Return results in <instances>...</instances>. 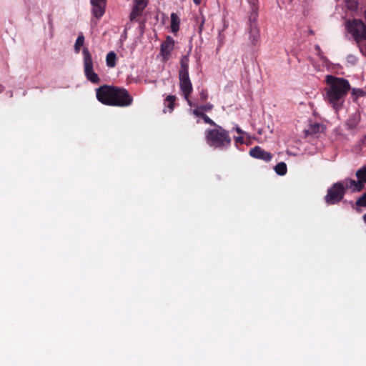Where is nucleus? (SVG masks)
<instances>
[{
	"label": "nucleus",
	"mask_w": 366,
	"mask_h": 366,
	"mask_svg": "<svg viewBox=\"0 0 366 366\" xmlns=\"http://www.w3.org/2000/svg\"><path fill=\"white\" fill-rule=\"evenodd\" d=\"M357 124V121L355 119H350L347 122V125L350 129L355 128Z\"/></svg>",
	"instance_id": "25"
},
{
	"label": "nucleus",
	"mask_w": 366,
	"mask_h": 366,
	"mask_svg": "<svg viewBox=\"0 0 366 366\" xmlns=\"http://www.w3.org/2000/svg\"><path fill=\"white\" fill-rule=\"evenodd\" d=\"M364 16H365V19H366V11H365V13H364Z\"/></svg>",
	"instance_id": "39"
},
{
	"label": "nucleus",
	"mask_w": 366,
	"mask_h": 366,
	"mask_svg": "<svg viewBox=\"0 0 366 366\" xmlns=\"http://www.w3.org/2000/svg\"><path fill=\"white\" fill-rule=\"evenodd\" d=\"M352 94H356V95H357V97H358V96L364 97V96H365V94L366 93L360 92V93H352Z\"/></svg>",
	"instance_id": "29"
},
{
	"label": "nucleus",
	"mask_w": 366,
	"mask_h": 366,
	"mask_svg": "<svg viewBox=\"0 0 366 366\" xmlns=\"http://www.w3.org/2000/svg\"><path fill=\"white\" fill-rule=\"evenodd\" d=\"M192 113L201 119H202L206 124H209L212 126H217V124L211 119L204 112L199 110V109H194L192 111Z\"/></svg>",
	"instance_id": "16"
},
{
	"label": "nucleus",
	"mask_w": 366,
	"mask_h": 366,
	"mask_svg": "<svg viewBox=\"0 0 366 366\" xmlns=\"http://www.w3.org/2000/svg\"><path fill=\"white\" fill-rule=\"evenodd\" d=\"M235 142L237 143H240V144H243L244 143V140H243V138L242 137H235Z\"/></svg>",
	"instance_id": "27"
},
{
	"label": "nucleus",
	"mask_w": 366,
	"mask_h": 366,
	"mask_svg": "<svg viewBox=\"0 0 366 366\" xmlns=\"http://www.w3.org/2000/svg\"><path fill=\"white\" fill-rule=\"evenodd\" d=\"M174 47V40L168 37L167 41L162 44L161 52L164 59H167Z\"/></svg>",
	"instance_id": "13"
},
{
	"label": "nucleus",
	"mask_w": 366,
	"mask_h": 366,
	"mask_svg": "<svg viewBox=\"0 0 366 366\" xmlns=\"http://www.w3.org/2000/svg\"><path fill=\"white\" fill-rule=\"evenodd\" d=\"M315 49H316L318 51H320V46H319L318 45H317V46H315Z\"/></svg>",
	"instance_id": "34"
},
{
	"label": "nucleus",
	"mask_w": 366,
	"mask_h": 366,
	"mask_svg": "<svg viewBox=\"0 0 366 366\" xmlns=\"http://www.w3.org/2000/svg\"><path fill=\"white\" fill-rule=\"evenodd\" d=\"M92 13L97 19L103 16L105 12L106 0H91Z\"/></svg>",
	"instance_id": "11"
},
{
	"label": "nucleus",
	"mask_w": 366,
	"mask_h": 366,
	"mask_svg": "<svg viewBox=\"0 0 366 366\" xmlns=\"http://www.w3.org/2000/svg\"><path fill=\"white\" fill-rule=\"evenodd\" d=\"M176 97L174 95H168L164 100V109L163 112L164 113L169 112L171 113L174 108Z\"/></svg>",
	"instance_id": "14"
},
{
	"label": "nucleus",
	"mask_w": 366,
	"mask_h": 366,
	"mask_svg": "<svg viewBox=\"0 0 366 366\" xmlns=\"http://www.w3.org/2000/svg\"><path fill=\"white\" fill-rule=\"evenodd\" d=\"M236 131H237V132L238 134H242L243 133L242 130L240 128H239V127H237Z\"/></svg>",
	"instance_id": "31"
},
{
	"label": "nucleus",
	"mask_w": 366,
	"mask_h": 366,
	"mask_svg": "<svg viewBox=\"0 0 366 366\" xmlns=\"http://www.w3.org/2000/svg\"><path fill=\"white\" fill-rule=\"evenodd\" d=\"M322 128V125L320 123H315L311 124L309 128L306 130L307 134H316L320 132L321 129Z\"/></svg>",
	"instance_id": "19"
},
{
	"label": "nucleus",
	"mask_w": 366,
	"mask_h": 366,
	"mask_svg": "<svg viewBox=\"0 0 366 366\" xmlns=\"http://www.w3.org/2000/svg\"><path fill=\"white\" fill-rule=\"evenodd\" d=\"M84 71L86 78L93 83L99 81L98 75L93 70L92 55L87 48L83 49Z\"/></svg>",
	"instance_id": "7"
},
{
	"label": "nucleus",
	"mask_w": 366,
	"mask_h": 366,
	"mask_svg": "<svg viewBox=\"0 0 366 366\" xmlns=\"http://www.w3.org/2000/svg\"><path fill=\"white\" fill-rule=\"evenodd\" d=\"M362 143L364 145H366V134L364 136L363 139H362Z\"/></svg>",
	"instance_id": "30"
},
{
	"label": "nucleus",
	"mask_w": 366,
	"mask_h": 366,
	"mask_svg": "<svg viewBox=\"0 0 366 366\" xmlns=\"http://www.w3.org/2000/svg\"><path fill=\"white\" fill-rule=\"evenodd\" d=\"M325 81L330 92H347L350 89V84L346 79L327 75Z\"/></svg>",
	"instance_id": "6"
},
{
	"label": "nucleus",
	"mask_w": 366,
	"mask_h": 366,
	"mask_svg": "<svg viewBox=\"0 0 366 366\" xmlns=\"http://www.w3.org/2000/svg\"><path fill=\"white\" fill-rule=\"evenodd\" d=\"M356 205L357 207H366V192L357 199L356 201Z\"/></svg>",
	"instance_id": "24"
},
{
	"label": "nucleus",
	"mask_w": 366,
	"mask_h": 366,
	"mask_svg": "<svg viewBox=\"0 0 366 366\" xmlns=\"http://www.w3.org/2000/svg\"><path fill=\"white\" fill-rule=\"evenodd\" d=\"M185 99L187 100L189 104L191 107H195V109H199L202 112H209L213 109V105L210 103H207L203 105H199L197 104H192L191 101L189 100V97L191 93H184Z\"/></svg>",
	"instance_id": "15"
},
{
	"label": "nucleus",
	"mask_w": 366,
	"mask_h": 366,
	"mask_svg": "<svg viewBox=\"0 0 366 366\" xmlns=\"http://www.w3.org/2000/svg\"><path fill=\"white\" fill-rule=\"evenodd\" d=\"M1 89V88L0 87V90Z\"/></svg>",
	"instance_id": "40"
},
{
	"label": "nucleus",
	"mask_w": 366,
	"mask_h": 366,
	"mask_svg": "<svg viewBox=\"0 0 366 366\" xmlns=\"http://www.w3.org/2000/svg\"><path fill=\"white\" fill-rule=\"evenodd\" d=\"M363 219H364L365 222L366 223V214H365L363 215Z\"/></svg>",
	"instance_id": "35"
},
{
	"label": "nucleus",
	"mask_w": 366,
	"mask_h": 366,
	"mask_svg": "<svg viewBox=\"0 0 366 366\" xmlns=\"http://www.w3.org/2000/svg\"><path fill=\"white\" fill-rule=\"evenodd\" d=\"M96 92H127L125 88L117 87L113 86L103 85L96 89Z\"/></svg>",
	"instance_id": "18"
},
{
	"label": "nucleus",
	"mask_w": 366,
	"mask_h": 366,
	"mask_svg": "<svg viewBox=\"0 0 366 366\" xmlns=\"http://www.w3.org/2000/svg\"><path fill=\"white\" fill-rule=\"evenodd\" d=\"M346 29L357 44L366 41V24L362 20L348 21L346 23Z\"/></svg>",
	"instance_id": "3"
},
{
	"label": "nucleus",
	"mask_w": 366,
	"mask_h": 366,
	"mask_svg": "<svg viewBox=\"0 0 366 366\" xmlns=\"http://www.w3.org/2000/svg\"><path fill=\"white\" fill-rule=\"evenodd\" d=\"M347 93H325L324 99L333 107L338 111L342 107Z\"/></svg>",
	"instance_id": "8"
},
{
	"label": "nucleus",
	"mask_w": 366,
	"mask_h": 366,
	"mask_svg": "<svg viewBox=\"0 0 366 366\" xmlns=\"http://www.w3.org/2000/svg\"><path fill=\"white\" fill-rule=\"evenodd\" d=\"M356 177L360 179L362 184H366V167H363L356 172Z\"/></svg>",
	"instance_id": "22"
},
{
	"label": "nucleus",
	"mask_w": 366,
	"mask_h": 366,
	"mask_svg": "<svg viewBox=\"0 0 366 366\" xmlns=\"http://www.w3.org/2000/svg\"><path fill=\"white\" fill-rule=\"evenodd\" d=\"M149 0H134L132 11L130 14V20L134 21L139 16L148 4Z\"/></svg>",
	"instance_id": "10"
},
{
	"label": "nucleus",
	"mask_w": 366,
	"mask_h": 366,
	"mask_svg": "<svg viewBox=\"0 0 366 366\" xmlns=\"http://www.w3.org/2000/svg\"><path fill=\"white\" fill-rule=\"evenodd\" d=\"M214 129L205 131V140L207 144L215 149H223L231 145L232 139L229 132L222 127L217 124Z\"/></svg>",
	"instance_id": "1"
},
{
	"label": "nucleus",
	"mask_w": 366,
	"mask_h": 366,
	"mask_svg": "<svg viewBox=\"0 0 366 366\" xmlns=\"http://www.w3.org/2000/svg\"><path fill=\"white\" fill-rule=\"evenodd\" d=\"M193 1H194V2L196 4H197V5H198V4H199L201 3V1H202V0H193Z\"/></svg>",
	"instance_id": "32"
},
{
	"label": "nucleus",
	"mask_w": 366,
	"mask_h": 366,
	"mask_svg": "<svg viewBox=\"0 0 366 366\" xmlns=\"http://www.w3.org/2000/svg\"><path fill=\"white\" fill-rule=\"evenodd\" d=\"M116 54L114 51L108 53L106 58L107 65L109 67H114L116 64Z\"/></svg>",
	"instance_id": "21"
},
{
	"label": "nucleus",
	"mask_w": 366,
	"mask_h": 366,
	"mask_svg": "<svg viewBox=\"0 0 366 366\" xmlns=\"http://www.w3.org/2000/svg\"><path fill=\"white\" fill-rule=\"evenodd\" d=\"M249 155L257 159L263 160L266 162H269L272 159V154L262 149L259 146H255L251 149L249 152Z\"/></svg>",
	"instance_id": "9"
},
{
	"label": "nucleus",
	"mask_w": 366,
	"mask_h": 366,
	"mask_svg": "<svg viewBox=\"0 0 366 366\" xmlns=\"http://www.w3.org/2000/svg\"><path fill=\"white\" fill-rule=\"evenodd\" d=\"M203 24H204V21H202V24H201V25H200V26H199V31H201V30H202V26H203Z\"/></svg>",
	"instance_id": "33"
},
{
	"label": "nucleus",
	"mask_w": 366,
	"mask_h": 366,
	"mask_svg": "<svg viewBox=\"0 0 366 366\" xmlns=\"http://www.w3.org/2000/svg\"><path fill=\"white\" fill-rule=\"evenodd\" d=\"M96 96L100 102L109 106L125 107L132 102L129 93H96Z\"/></svg>",
	"instance_id": "2"
},
{
	"label": "nucleus",
	"mask_w": 366,
	"mask_h": 366,
	"mask_svg": "<svg viewBox=\"0 0 366 366\" xmlns=\"http://www.w3.org/2000/svg\"><path fill=\"white\" fill-rule=\"evenodd\" d=\"M352 92H361L360 89H352Z\"/></svg>",
	"instance_id": "36"
},
{
	"label": "nucleus",
	"mask_w": 366,
	"mask_h": 366,
	"mask_svg": "<svg viewBox=\"0 0 366 366\" xmlns=\"http://www.w3.org/2000/svg\"><path fill=\"white\" fill-rule=\"evenodd\" d=\"M309 33H310V34H314V31H313L312 30H310V31H309Z\"/></svg>",
	"instance_id": "37"
},
{
	"label": "nucleus",
	"mask_w": 366,
	"mask_h": 366,
	"mask_svg": "<svg viewBox=\"0 0 366 366\" xmlns=\"http://www.w3.org/2000/svg\"><path fill=\"white\" fill-rule=\"evenodd\" d=\"M189 59L184 56L181 59V70L179 71L180 86L183 92H191L192 84L188 74Z\"/></svg>",
	"instance_id": "5"
},
{
	"label": "nucleus",
	"mask_w": 366,
	"mask_h": 366,
	"mask_svg": "<svg viewBox=\"0 0 366 366\" xmlns=\"http://www.w3.org/2000/svg\"><path fill=\"white\" fill-rule=\"evenodd\" d=\"M207 98V93H201V99L202 100H206Z\"/></svg>",
	"instance_id": "28"
},
{
	"label": "nucleus",
	"mask_w": 366,
	"mask_h": 366,
	"mask_svg": "<svg viewBox=\"0 0 366 366\" xmlns=\"http://www.w3.org/2000/svg\"><path fill=\"white\" fill-rule=\"evenodd\" d=\"M179 16L174 14L172 13L171 14V29L173 33H176L179 29Z\"/></svg>",
	"instance_id": "17"
},
{
	"label": "nucleus",
	"mask_w": 366,
	"mask_h": 366,
	"mask_svg": "<svg viewBox=\"0 0 366 366\" xmlns=\"http://www.w3.org/2000/svg\"><path fill=\"white\" fill-rule=\"evenodd\" d=\"M345 187V191L350 188L353 192H360L363 189L364 185L362 184L360 179H357V181H355L352 179H346L343 182H342Z\"/></svg>",
	"instance_id": "12"
},
{
	"label": "nucleus",
	"mask_w": 366,
	"mask_h": 366,
	"mask_svg": "<svg viewBox=\"0 0 366 366\" xmlns=\"http://www.w3.org/2000/svg\"><path fill=\"white\" fill-rule=\"evenodd\" d=\"M345 193L343 184L342 182H337L328 189L325 200L327 204H335L343 199Z\"/></svg>",
	"instance_id": "4"
},
{
	"label": "nucleus",
	"mask_w": 366,
	"mask_h": 366,
	"mask_svg": "<svg viewBox=\"0 0 366 366\" xmlns=\"http://www.w3.org/2000/svg\"><path fill=\"white\" fill-rule=\"evenodd\" d=\"M275 172L280 175L283 176L286 174L287 172V164L285 162H280L274 167Z\"/></svg>",
	"instance_id": "20"
},
{
	"label": "nucleus",
	"mask_w": 366,
	"mask_h": 366,
	"mask_svg": "<svg viewBox=\"0 0 366 366\" xmlns=\"http://www.w3.org/2000/svg\"><path fill=\"white\" fill-rule=\"evenodd\" d=\"M249 2L253 6L254 10L257 9L258 0H249Z\"/></svg>",
	"instance_id": "26"
},
{
	"label": "nucleus",
	"mask_w": 366,
	"mask_h": 366,
	"mask_svg": "<svg viewBox=\"0 0 366 366\" xmlns=\"http://www.w3.org/2000/svg\"><path fill=\"white\" fill-rule=\"evenodd\" d=\"M84 43V36H83V34H80L75 42L74 49L76 51H79L80 50V48L83 46Z\"/></svg>",
	"instance_id": "23"
},
{
	"label": "nucleus",
	"mask_w": 366,
	"mask_h": 366,
	"mask_svg": "<svg viewBox=\"0 0 366 366\" xmlns=\"http://www.w3.org/2000/svg\"><path fill=\"white\" fill-rule=\"evenodd\" d=\"M364 16H365V19H366V11H365V13H364Z\"/></svg>",
	"instance_id": "38"
}]
</instances>
